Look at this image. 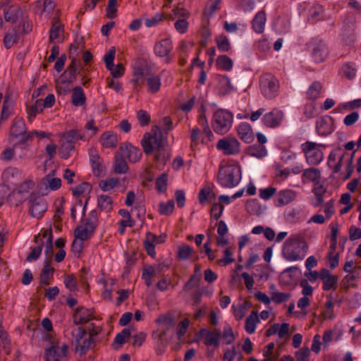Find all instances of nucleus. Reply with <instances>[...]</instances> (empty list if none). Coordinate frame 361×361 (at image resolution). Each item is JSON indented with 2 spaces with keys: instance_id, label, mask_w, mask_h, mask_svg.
Listing matches in <instances>:
<instances>
[{
  "instance_id": "nucleus-1",
  "label": "nucleus",
  "mask_w": 361,
  "mask_h": 361,
  "mask_svg": "<svg viewBox=\"0 0 361 361\" xmlns=\"http://www.w3.org/2000/svg\"><path fill=\"white\" fill-rule=\"evenodd\" d=\"M307 244L301 235H292L284 243L282 255L289 262L302 260L307 252Z\"/></svg>"
},
{
  "instance_id": "nucleus-2",
  "label": "nucleus",
  "mask_w": 361,
  "mask_h": 361,
  "mask_svg": "<svg viewBox=\"0 0 361 361\" xmlns=\"http://www.w3.org/2000/svg\"><path fill=\"white\" fill-rule=\"evenodd\" d=\"M240 180L241 170L239 166L227 164L219 168L217 181L221 186L232 188L236 186Z\"/></svg>"
},
{
  "instance_id": "nucleus-3",
  "label": "nucleus",
  "mask_w": 361,
  "mask_h": 361,
  "mask_svg": "<svg viewBox=\"0 0 361 361\" xmlns=\"http://www.w3.org/2000/svg\"><path fill=\"white\" fill-rule=\"evenodd\" d=\"M233 123V114L224 109L216 110L212 118V128L213 130L219 135L227 133L232 127Z\"/></svg>"
},
{
  "instance_id": "nucleus-4",
  "label": "nucleus",
  "mask_w": 361,
  "mask_h": 361,
  "mask_svg": "<svg viewBox=\"0 0 361 361\" xmlns=\"http://www.w3.org/2000/svg\"><path fill=\"white\" fill-rule=\"evenodd\" d=\"M133 78L132 80L134 90L140 91L145 84V78L152 74L151 64L144 59H137L133 65Z\"/></svg>"
},
{
  "instance_id": "nucleus-5",
  "label": "nucleus",
  "mask_w": 361,
  "mask_h": 361,
  "mask_svg": "<svg viewBox=\"0 0 361 361\" xmlns=\"http://www.w3.org/2000/svg\"><path fill=\"white\" fill-rule=\"evenodd\" d=\"M72 334L75 351L80 356L85 355L94 346V339L87 335V330L83 327L79 326L73 329Z\"/></svg>"
},
{
  "instance_id": "nucleus-6",
  "label": "nucleus",
  "mask_w": 361,
  "mask_h": 361,
  "mask_svg": "<svg viewBox=\"0 0 361 361\" xmlns=\"http://www.w3.org/2000/svg\"><path fill=\"white\" fill-rule=\"evenodd\" d=\"M152 134H145L142 140V146L145 154H151L154 150L163 148V135L160 126H154L152 129Z\"/></svg>"
},
{
  "instance_id": "nucleus-7",
  "label": "nucleus",
  "mask_w": 361,
  "mask_h": 361,
  "mask_svg": "<svg viewBox=\"0 0 361 361\" xmlns=\"http://www.w3.org/2000/svg\"><path fill=\"white\" fill-rule=\"evenodd\" d=\"M320 146V145L310 141H307L301 145V149L307 164L317 165L323 160L324 154Z\"/></svg>"
},
{
  "instance_id": "nucleus-8",
  "label": "nucleus",
  "mask_w": 361,
  "mask_h": 361,
  "mask_svg": "<svg viewBox=\"0 0 361 361\" xmlns=\"http://www.w3.org/2000/svg\"><path fill=\"white\" fill-rule=\"evenodd\" d=\"M35 243H41L42 247H45V262H49V264H50L54 256L53 235L51 228L41 230L40 233L35 237Z\"/></svg>"
},
{
  "instance_id": "nucleus-9",
  "label": "nucleus",
  "mask_w": 361,
  "mask_h": 361,
  "mask_svg": "<svg viewBox=\"0 0 361 361\" xmlns=\"http://www.w3.org/2000/svg\"><path fill=\"white\" fill-rule=\"evenodd\" d=\"M260 87L263 95L273 99L278 94L279 84L277 79L271 74H265L260 79Z\"/></svg>"
},
{
  "instance_id": "nucleus-10",
  "label": "nucleus",
  "mask_w": 361,
  "mask_h": 361,
  "mask_svg": "<svg viewBox=\"0 0 361 361\" xmlns=\"http://www.w3.org/2000/svg\"><path fill=\"white\" fill-rule=\"evenodd\" d=\"M47 209L44 199L36 194H31L29 199V211L32 216L39 219Z\"/></svg>"
},
{
  "instance_id": "nucleus-11",
  "label": "nucleus",
  "mask_w": 361,
  "mask_h": 361,
  "mask_svg": "<svg viewBox=\"0 0 361 361\" xmlns=\"http://www.w3.org/2000/svg\"><path fill=\"white\" fill-rule=\"evenodd\" d=\"M216 149L225 155H235L240 152V142L235 137H227L220 139L216 143Z\"/></svg>"
},
{
  "instance_id": "nucleus-12",
  "label": "nucleus",
  "mask_w": 361,
  "mask_h": 361,
  "mask_svg": "<svg viewBox=\"0 0 361 361\" xmlns=\"http://www.w3.org/2000/svg\"><path fill=\"white\" fill-rule=\"evenodd\" d=\"M329 54V48L324 41L319 39L312 41L311 56L315 63H320L325 61Z\"/></svg>"
},
{
  "instance_id": "nucleus-13",
  "label": "nucleus",
  "mask_w": 361,
  "mask_h": 361,
  "mask_svg": "<svg viewBox=\"0 0 361 361\" xmlns=\"http://www.w3.org/2000/svg\"><path fill=\"white\" fill-rule=\"evenodd\" d=\"M173 14L177 17L174 23L176 31L180 34L185 33L189 27L188 19L190 16V12L183 7H176L173 9Z\"/></svg>"
},
{
  "instance_id": "nucleus-14",
  "label": "nucleus",
  "mask_w": 361,
  "mask_h": 361,
  "mask_svg": "<svg viewBox=\"0 0 361 361\" xmlns=\"http://www.w3.org/2000/svg\"><path fill=\"white\" fill-rule=\"evenodd\" d=\"M283 120L284 113L275 108L263 115L262 123L267 128H276L281 126Z\"/></svg>"
},
{
  "instance_id": "nucleus-15",
  "label": "nucleus",
  "mask_w": 361,
  "mask_h": 361,
  "mask_svg": "<svg viewBox=\"0 0 361 361\" xmlns=\"http://www.w3.org/2000/svg\"><path fill=\"white\" fill-rule=\"evenodd\" d=\"M173 45L170 38H164L157 42L154 46V52L156 56L164 58L165 61L170 63L171 61V51Z\"/></svg>"
},
{
  "instance_id": "nucleus-16",
  "label": "nucleus",
  "mask_w": 361,
  "mask_h": 361,
  "mask_svg": "<svg viewBox=\"0 0 361 361\" xmlns=\"http://www.w3.org/2000/svg\"><path fill=\"white\" fill-rule=\"evenodd\" d=\"M68 346L66 344L61 347L52 345L46 350V361H67Z\"/></svg>"
},
{
  "instance_id": "nucleus-17",
  "label": "nucleus",
  "mask_w": 361,
  "mask_h": 361,
  "mask_svg": "<svg viewBox=\"0 0 361 361\" xmlns=\"http://www.w3.org/2000/svg\"><path fill=\"white\" fill-rule=\"evenodd\" d=\"M166 235H156L150 232L147 233L145 240L143 242L144 247L147 253L154 257L156 255L155 244H161L165 241Z\"/></svg>"
},
{
  "instance_id": "nucleus-18",
  "label": "nucleus",
  "mask_w": 361,
  "mask_h": 361,
  "mask_svg": "<svg viewBox=\"0 0 361 361\" xmlns=\"http://www.w3.org/2000/svg\"><path fill=\"white\" fill-rule=\"evenodd\" d=\"M96 227L95 220L87 219L84 226H79L75 228V238L86 240L92 235Z\"/></svg>"
},
{
  "instance_id": "nucleus-19",
  "label": "nucleus",
  "mask_w": 361,
  "mask_h": 361,
  "mask_svg": "<svg viewBox=\"0 0 361 361\" xmlns=\"http://www.w3.org/2000/svg\"><path fill=\"white\" fill-rule=\"evenodd\" d=\"M200 335L204 338V343L207 346L214 345L219 346L221 331L220 329H215L213 331H209L207 329H201L199 332Z\"/></svg>"
},
{
  "instance_id": "nucleus-20",
  "label": "nucleus",
  "mask_w": 361,
  "mask_h": 361,
  "mask_svg": "<svg viewBox=\"0 0 361 361\" xmlns=\"http://www.w3.org/2000/svg\"><path fill=\"white\" fill-rule=\"evenodd\" d=\"M355 151L353 152L351 154H348L344 151L343 149L341 148V157H338L337 162L336 164L340 165V171L344 163H346L347 166V173L344 177V180L348 179L353 171L354 166H353V157L355 155Z\"/></svg>"
},
{
  "instance_id": "nucleus-21",
  "label": "nucleus",
  "mask_w": 361,
  "mask_h": 361,
  "mask_svg": "<svg viewBox=\"0 0 361 361\" xmlns=\"http://www.w3.org/2000/svg\"><path fill=\"white\" fill-rule=\"evenodd\" d=\"M94 316L91 310L85 307H78L73 314V323L76 325L87 323L94 319Z\"/></svg>"
},
{
  "instance_id": "nucleus-22",
  "label": "nucleus",
  "mask_w": 361,
  "mask_h": 361,
  "mask_svg": "<svg viewBox=\"0 0 361 361\" xmlns=\"http://www.w3.org/2000/svg\"><path fill=\"white\" fill-rule=\"evenodd\" d=\"M319 279L323 281V290H330L336 289L338 281V277L332 275L328 269H323L319 273Z\"/></svg>"
},
{
  "instance_id": "nucleus-23",
  "label": "nucleus",
  "mask_w": 361,
  "mask_h": 361,
  "mask_svg": "<svg viewBox=\"0 0 361 361\" xmlns=\"http://www.w3.org/2000/svg\"><path fill=\"white\" fill-rule=\"evenodd\" d=\"M4 18L7 22L16 23L24 19L25 12L23 8L17 6H12L4 10Z\"/></svg>"
},
{
  "instance_id": "nucleus-24",
  "label": "nucleus",
  "mask_w": 361,
  "mask_h": 361,
  "mask_svg": "<svg viewBox=\"0 0 361 361\" xmlns=\"http://www.w3.org/2000/svg\"><path fill=\"white\" fill-rule=\"evenodd\" d=\"M295 198V191L290 189L282 190H280L277 195V197L275 200V204L277 207L285 206L294 201Z\"/></svg>"
},
{
  "instance_id": "nucleus-25",
  "label": "nucleus",
  "mask_w": 361,
  "mask_h": 361,
  "mask_svg": "<svg viewBox=\"0 0 361 361\" xmlns=\"http://www.w3.org/2000/svg\"><path fill=\"white\" fill-rule=\"evenodd\" d=\"M267 14L264 10L259 11L254 16L251 21L253 31L257 34H262L265 30Z\"/></svg>"
},
{
  "instance_id": "nucleus-26",
  "label": "nucleus",
  "mask_w": 361,
  "mask_h": 361,
  "mask_svg": "<svg viewBox=\"0 0 361 361\" xmlns=\"http://www.w3.org/2000/svg\"><path fill=\"white\" fill-rule=\"evenodd\" d=\"M26 131L27 128L24 119L22 118H16L13 120V124L11 129V135L15 137L23 136L21 142L23 143V140L26 136Z\"/></svg>"
},
{
  "instance_id": "nucleus-27",
  "label": "nucleus",
  "mask_w": 361,
  "mask_h": 361,
  "mask_svg": "<svg viewBox=\"0 0 361 361\" xmlns=\"http://www.w3.org/2000/svg\"><path fill=\"white\" fill-rule=\"evenodd\" d=\"M145 83L147 87V92L149 94L157 93L161 88V76L159 75L151 74L148 77L145 78Z\"/></svg>"
},
{
  "instance_id": "nucleus-28",
  "label": "nucleus",
  "mask_w": 361,
  "mask_h": 361,
  "mask_svg": "<svg viewBox=\"0 0 361 361\" xmlns=\"http://www.w3.org/2000/svg\"><path fill=\"white\" fill-rule=\"evenodd\" d=\"M239 137L246 143H250L254 140V134L251 126L248 123H241L237 128Z\"/></svg>"
},
{
  "instance_id": "nucleus-29",
  "label": "nucleus",
  "mask_w": 361,
  "mask_h": 361,
  "mask_svg": "<svg viewBox=\"0 0 361 361\" xmlns=\"http://www.w3.org/2000/svg\"><path fill=\"white\" fill-rule=\"evenodd\" d=\"M316 129L320 135H327L333 131L331 117H321L317 121Z\"/></svg>"
},
{
  "instance_id": "nucleus-30",
  "label": "nucleus",
  "mask_w": 361,
  "mask_h": 361,
  "mask_svg": "<svg viewBox=\"0 0 361 361\" xmlns=\"http://www.w3.org/2000/svg\"><path fill=\"white\" fill-rule=\"evenodd\" d=\"M326 192V188H324L319 180L314 183L312 192L314 193L315 198L312 200V205L314 207H318L323 204L324 201L323 196Z\"/></svg>"
},
{
  "instance_id": "nucleus-31",
  "label": "nucleus",
  "mask_w": 361,
  "mask_h": 361,
  "mask_svg": "<svg viewBox=\"0 0 361 361\" xmlns=\"http://www.w3.org/2000/svg\"><path fill=\"white\" fill-rule=\"evenodd\" d=\"M276 32L286 34L290 30V17L286 14L279 16L274 25Z\"/></svg>"
},
{
  "instance_id": "nucleus-32",
  "label": "nucleus",
  "mask_w": 361,
  "mask_h": 361,
  "mask_svg": "<svg viewBox=\"0 0 361 361\" xmlns=\"http://www.w3.org/2000/svg\"><path fill=\"white\" fill-rule=\"evenodd\" d=\"M54 171H52L42 179L41 183L45 187V189L54 191L58 190L61 186V178L54 177Z\"/></svg>"
},
{
  "instance_id": "nucleus-33",
  "label": "nucleus",
  "mask_w": 361,
  "mask_h": 361,
  "mask_svg": "<svg viewBox=\"0 0 361 361\" xmlns=\"http://www.w3.org/2000/svg\"><path fill=\"white\" fill-rule=\"evenodd\" d=\"M34 186L35 183L33 180L30 179L24 181L22 184H20L16 191L9 193V197H16L18 199L19 202H22L23 197H20L19 196L24 193H27L30 190L34 188Z\"/></svg>"
},
{
  "instance_id": "nucleus-34",
  "label": "nucleus",
  "mask_w": 361,
  "mask_h": 361,
  "mask_svg": "<svg viewBox=\"0 0 361 361\" xmlns=\"http://www.w3.org/2000/svg\"><path fill=\"white\" fill-rule=\"evenodd\" d=\"M100 142L104 147L114 148L118 143L117 135L111 132H104L100 137Z\"/></svg>"
},
{
  "instance_id": "nucleus-35",
  "label": "nucleus",
  "mask_w": 361,
  "mask_h": 361,
  "mask_svg": "<svg viewBox=\"0 0 361 361\" xmlns=\"http://www.w3.org/2000/svg\"><path fill=\"white\" fill-rule=\"evenodd\" d=\"M322 90V85L320 82L314 81L308 87L306 92V97L310 101H315L319 98Z\"/></svg>"
},
{
  "instance_id": "nucleus-36",
  "label": "nucleus",
  "mask_w": 361,
  "mask_h": 361,
  "mask_svg": "<svg viewBox=\"0 0 361 361\" xmlns=\"http://www.w3.org/2000/svg\"><path fill=\"white\" fill-rule=\"evenodd\" d=\"M86 102V97L80 86H76L73 89L71 102L75 106H81Z\"/></svg>"
},
{
  "instance_id": "nucleus-37",
  "label": "nucleus",
  "mask_w": 361,
  "mask_h": 361,
  "mask_svg": "<svg viewBox=\"0 0 361 361\" xmlns=\"http://www.w3.org/2000/svg\"><path fill=\"white\" fill-rule=\"evenodd\" d=\"M97 207L101 211L111 212L114 207L112 198L106 195H99L97 197Z\"/></svg>"
},
{
  "instance_id": "nucleus-38",
  "label": "nucleus",
  "mask_w": 361,
  "mask_h": 361,
  "mask_svg": "<svg viewBox=\"0 0 361 361\" xmlns=\"http://www.w3.org/2000/svg\"><path fill=\"white\" fill-rule=\"evenodd\" d=\"M321 178V171L317 168H309L304 170L302 174V182L306 180L313 182L314 183L319 181Z\"/></svg>"
},
{
  "instance_id": "nucleus-39",
  "label": "nucleus",
  "mask_w": 361,
  "mask_h": 361,
  "mask_svg": "<svg viewBox=\"0 0 361 361\" xmlns=\"http://www.w3.org/2000/svg\"><path fill=\"white\" fill-rule=\"evenodd\" d=\"M54 268L51 267L49 262H45L40 274V283L43 286L50 284V280L53 279Z\"/></svg>"
},
{
  "instance_id": "nucleus-40",
  "label": "nucleus",
  "mask_w": 361,
  "mask_h": 361,
  "mask_svg": "<svg viewBox=\"0 0 361 361\" xmlns=\"http://www.w3.org/2000/svg\"><path fill=\"white\" fill-rule=\"evenodd\" d=\"M324 9L322 5L314 4L309 10L308 20L312 23L317 22L324 18Z\"/></svg>"
},
{
  "instance_id": "nucleus-41",
  "label": "nucleus",
  "mask_w": 361,
  "mask_h": 361,
  "mask_svg": "<svg viewBox=\"0 0 361 361\" xmlns=\"http://www.w3.org/2000/svg\"><path fill=\"white\" fill-rule=\"evenodd\" d=\"M114 170L116 173H126L128 170V166L126 159L116 153L114 157Z\"/></svg>"
},
{
  "instance_id": "nucleus-42",
  "label": "nucleus",
  "mask_w": 361,
  "mask_h": 361,
  "mask_svg": "<svg viewBox=\"0 0 361 361\" xmlns=\"http://www.w3.org/2000/svg\"><path fill=\"white\" fill-rule=\"evenodd\" d=\"M61 138L75 145L78 140H85V135L81 133L80 130L72 129L63 133Z\"/></svg>"
},
{
  "instance_id": "nucleus-43",
  "label": "nucleus",
  "mask_w": 361,
  "mask_h": 361,
  "mask_svg": "<svg viewBox=\"0 0 361 361\" xmlns=\"http://www.w3.org/2000/svg\"><path fill=\"white\" fill-rule=\"evenodd\" d=\"M341 147H336L333 149L329 155L327 164L329 166L333 169L334 173L340 172V165L336 164L338 157H341Z\"/></svg>"
},
{
  "instance_id": "nucleus-44",
  "label": "nucleus",
  "mask_w": 361,
  "mask_h": 361,
  "mask_svg": "<svg viewBox=\"0 0 361 361\" xmlns=\"http://www.w3.org/2000/svg\"><path fill=\"white\" fill-rule=\"evenodd\" d=\"M18 40V28L16 26L12 27L4 38V44L6 49H10Z\"/></svg>"
},
{
  "instance_id": "nucleus-45",
  "label": "nucleus",
  "mask_w": 361,
  "mask_h": 361,
  "mask_svg": "<svg viewBox=\"0 0 361 361\" xmlns=\"http://www.w3.org/2000/svg\"><path fill=\"white\" fill-rule=\"evenodd\" d=\"M259 322L257 312L252 311L245 320V329L246 331L252 334L255 331L256 325Z\"/></svg>"
},
{
  "instance_id": "nucleus-46",
  "label": "nucleus",
  "mask_w": 361,
  "mask_h": 361,
  "mask_svg": "<svg viewBox=\"0 0 361 361\" xmlns=\"http://www.w3.org/2000/svg\"><path fill=\"white\" fill-rule=\"evenodd\" d=\"M44 107L42 106V100L37 99L35 104L30 106H27L26 111L27 114V118L32 121L36 116L37 114L42 112Z\"/></svg>"
},
{
  "instance_id": "nucleus-47",
  "label": "nucleus",
  "mask_w": 361,
  "mask_h": 361,
  "mask_svg": "<svg viewBox=\"0 0 361 361\" xmlns=\"http://www.w3.org/2000/svg\"><path fill=\"white\" fill-rule=\"evenodd\" d=\"M159 270L152 266L145 267L142 269V279L145 281V283L147 287L152 284V278L158 274Z\"/></svg>"
},
{
  "instance_id": "nucleus-48",
  "label": "nucleus",
  "mask_w": 361,
  "mask_h": 361,
  "mask_svg": "<svg viewBox=\"0 0 361 361\" xmlns=\"http://www.w3.org/2000/svg\"><path fill=\"white\" fill-rule=\"evenodd\" d=\"M190 147L194 149L201 142L202 144H206L207 141L205 137L202 136L201 130L197 127H194L191 130L190 133Z\"/></svg>"
},
{
  "instance_id": "nucleus-49",
  "label": "nucleus",
  "mask_w": 361,
  "mask_h": 361,
  "mask_svg": "<svg viewBox=\"0 0 361 361\" xmlns=\"http://www.w3.org/2000/svg\"><path fill=\"white\" fill-rule=\"evenodd\" d=\"M63 32V27L59 20H55L49 30V39L51 42L59 38L60 35Z\"/></svg>"
},
{
  "instance_id": "nucleus-50",
  "label": "nucleus",
  "mask_w": 361,
  "mask_h": 361,
  "mask_svg": "<svg viewBox=\"0 0 361 361\" xmlns=\"http://www.w3.org/2000/svg\"><path fill=\"white\" fill-rule=\"evenodd\" d=\"M90 160L92 165L93 172L96 175H99L103 171V167L101 164V159L97 153H90Z\"/></svg>"
},
{
  "instance_id": "nucleus-51",
  "label": "nucleus",
  "mask_w": 361,
  "mask_h": 361,
  "mask_svg": "<svg viewBox=\"0 0 361 361\" xmlns=\"http://www.w3.org/2000/svg\"><path fill=\"white\" fill-rule=\"evenodd\" d=\"M202 274L200 267L199 265H196L195 267V273L190 276L189 281L185 285V290H188L192 287L198 284L201 279Z\"/></svg>"
},
{
  "instance_id": "nucleus-52",
  "label": "nucleus",
  "mask_w": 361,
  "mask_h": 361,
  "mask_svg": "<svg viewBox=\"0 0 361 361\" xmlns=\"http://www.w3.org/2000/svg\"><path fill=\"white\" fill-rule=\"evenodd\" d=\"M199 202L200 204H204L207 201L210 200L215 197V195L210 185H205L202 188L199 192Z\"/></svg>"
},
{
  "instance_id": "nucleus-53",
  "label": "nucleus",
  "mask_w": 361,
  "mask_h": 361,
  "mask_svg": "<svg viewBox=\"0 0 361 361\" xmlns=\"http://www.w3.org/2000/svg\"><path fill=\"white\" fill-rule=\"evenodd\" d=\"M3 178L8 182L13 183L11 180L13 178L18 180L21 178V172L15 167H8L3 172Z\"/></svg>"
},
{
  "instance_id": "nucleus-54",
  "label": "nucleus",
  "mask_w": 361,
  "mask_h": 361,
  "mask_svg": "<svg viewBox=\"0 0 361 361\" xmlns=\"http://www.w3.org/2000/svg\"><path fill=\"white\" fill-rule=\"evenodd\" d=\"M216 64L221 69L226 71H230L233 68V61L226 55L219 56L216 59Z\"/></svg>"
},
{
  "instance_id": "nucleus-55",
  "label": "nucleus",
  "mask_w": 361,
  "mask_h": 361,
  "mask_svg": "<svg viewBox=\"0 0 361 361\" xmlns=\"http://www.w3.org/2000/svg\"><path fill=\"white\" fill-rule=\"evenodd\" d=\"M156 151L157 152L154 159L157 161V168L161 169L166 164L169 155L164 147Z\"/></svg>"
},
{
  "instance_id": "nucleus-56",
  "label": "nucleus",
  "mask_w": 361,
  "mask_h": 361,
  "mask_svg": "<svg viewBox=\"0 0 361 361\" xmlns=\"http://www.w3.org/2000/svg\"><path fill=\"white\" fill-rule=\"evenodd\" d=\"M215 41L218 49L221 51H228L231 48L230 42L226 35H219L216 37Z\"/></svg>"
},
{
  "instance_id": "nucleus-57",
  "label": "nucleus",
  "mask_w": 361,
  "mask_h": 361,
  "mask_svg": "<svg viewBox=\"0 0 361 361\" xmlns=\"http://www.w3.org/2000/svg\"><path fill=\"white\" fill-rule=\"evenodd\" d=\"M166 18L164 13H157L151 18H147L145 20V25L147 27H152L157 26Z\"/></svg>"
},
{
  "instance_id": "nucleus-58",
  "label": "nucleus",
  "mask_w": 361,
  "mask_h": 361,
  "mask_svg": "<svg viewBox=\"0 0 361 361\" xmlns=\"http://www.w3.org/2000/svg\"><path fill=\"white\" fill-rule=\"evenodd\" d=\"M246 209L250 214L259 215L262 212V208L258 201L255 199L250 200L246 203Z\"/></svg>"
},
{
  "instance_id": "nucleus-59",
  "label": "nucleus",
  "mask_w": 361,
  "mask_h": 361,
  "mask_svg": "<svg viewBox=\"0 0 361 361\" xmlns=\"http://www.w3.org/2000/svg\"><path fill=\"white\" fill-rule=\"evenodd\" d=\"M118 184V179L110 178L106 180H102L99 183V187L103 191H109L114 189Z\"/></svg>"
},
{
  "instance_id": "nucleus-60",
  "label": "nucleus",
  "mask_w": 361,
  "mask_h": 361,
  "mask_svg": "<svg viewBox=\"0 0 361 361\" xmlns=\"http://www.w3.org/2000/svg\"><path fill=\"white\" fill-rule=\"evenodd\" d=\"M174 206L173 200H169L167 202H161L159 206V212L161 214L169 216L173 213Z\"/></svg>"
},
{
  "instance_id": "nucleus-61",
  "label": "nucleus",
  "mask_w": 361,
  "mask_h": 361,
  "mask_svg": "<svg viewBox=\"0 0 361 361\" xmlns=\"http://www.w3.org/2000/svg\"><path fill=\"white\" fill-rule=\"evenodd\" d=\"M334 306V302L333 296L331 295H329L327 297V300L324 305V316L326 318L332 319L334 317V313H333Z\"/></svg>"
},
{
  "instance_id": "nucleus-62",
  "label": "nucleus",
  "mask_w": 361,
  "mask_h": 361,
  "mask_svg": "<svg viewBox=\"0 0 361 361\" xmlns=\"http://www.w3.org/2000/svg\"><path fill=\"white\" fill-rule=\"evenodd\" d=\"M166 335V330H163L160 332H154L153 336L154 338H157L159 343L158 346L156 348V352L157 355H162L164 352V338Z\"/></svg>"
},
{
  "instance_id": "nucleus-63",
  "label": "nucleus",
  "mask_w": 361,
  "mask_h": 361,
  "mask_svg": "<svg viewBox=\"0 0 361 361\" xmlns=\"http://www.w3.org/2000/svg\"><path fill=\"white\" fill-rule=\"evenodd\" d=\"M296 361H309L310 350L308 347H302L294 353Z\"/></svg>"
},
{
  "instance_id": "nucleus-64",
  "label": "nucleus",
  "mask_w": 361,
  "mask_h": 361,
  "mask_svg": "<svg viewBox=\"0 0 361 361\" xmlns=\"http://www.w3.org/2000/svg\"><path fill=\"white\" fill-rule=\"evenodd\" d=\"M343 75L349 80L353 79L356 75L357 70L353 64L346 63L342 66Z\"/></svg>"
}]
</instances>
